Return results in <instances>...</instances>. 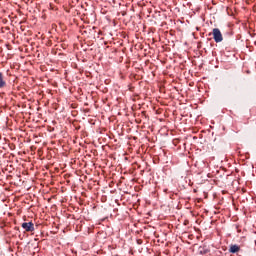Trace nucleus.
I'll list each match as a JSON object with an SVG mask.
<instances>
[{"instance_id":"20e7f679","label":"nucleus","mask_w":256,"mask_h":256,"mask_svg":"<svg viewBox=\"0 0 256 256\" xmlns=\"http://www.w3.org/2000/svg\"><path fill=\"white\" fill-rule=\"evenodd\" d=\"M7 87V82L5 81V77L3 76V73L0 72V89H3Z\"/></svg>"},{"instance_id":"f257e3e1","label":"nucleus","mask_w":256,"mask_h":256,"mask_svg":"<svg viewBox=\"0 0 256 256\" xmlns=\"http://www.w3.org/2000/svg\"><path fill=\"white\" fill-rule=\"evenodd\" d=\"M209 35H212L215 43H221V41H223V34L221 33V30H219V28H214L212 30V33H210Z\"/></svg>"},{"instance_id":"39448f33","label":"nucleus","mask_w":256,"mask_h":256,"mask_svg":"<svg viewBox=\"0 0 256 256\" xmlns=\"http://www.w3.org/2000/svg\"><path fill=\"white\" fill-rule=\"evenodd\" d=\"M198 253L199 255H207V253H209V250L205 246H200L198 248Z\"/></svg>"},{"instance_id":"7ed1b4c3","label":"nucleus","mask_w":256,"mask_h":256,"mask_svg":"<svg viewBox=\"0 0 256 256\" xmlns=\"http://www.w3.org/2000/svg\"><path fill=\"white\" fill-rule=\"evenodd\" d=\"M239 251H241V246L237 244L230 245V249H229L230 253H239Z\"/></svg>"},{"instance_id":"0eeeda50","label":"nucleus","mask_w":256,"mask_h":256,"mask_svg":"<svg viewBox=\"0 0 256 256\" xmlns=\"http://www.w3.org/2000/svg\"><path fill=\"white\" fill-rule=\"evenodd\" d=\"M138 243L141 244V240H138Z\"/></svg>"},{"instance_id":"423d86ee","label":"nucleus","mask_w":256,"mask_h":256,"mask_svg":"<svg viewBox=\"0 0 256 256\" xmlns=\"http://www.w3.org/2000/svg\"><path fill=\"white\" fill-rule=\"evenodd\" d=\"M138 243L141 244V240H138Z\"/></svg>"},{"instance_id":"f03ea898","label":"nucleus","mask_w":256,"mask_h":256,"mask_svg":"<svg viewBox=\"0 0 256 256\" xmlns=\"http://www.w3.org/2000/svg\"><path fill=\"white\" fill-rule=\"evenodd\" d=\"M21 227L27 233H33V231H35V224H33V222H23Z\"/></svg>"}]
</instances>
